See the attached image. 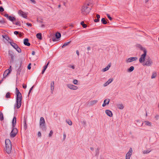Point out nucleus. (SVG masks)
Here are the masks:
<instances>
[{"instance_id": "nucleus-1", "label": "nucleus", "mask_w": 159, "mask_h": 159, "mask_svg": "<svg viewBox=\"0 0 159 159\" xmlns=\"http://www.w3.org/2000/svg\"><path fill=\"white\" fill-rule=\"evenodd\" d=\"M93 6L92 3L89 0L86 1L82 6L81 11L82 15H86L90 11Z\"/></svg>"}, {"instance_id": "nucleus-2", "label": "nucleus", "mask_w": 159, "mask_h": 159, "mask_svg": "<svg viewBox=\"0 0 159 159\" xmlns=\"http://www.w3.org/2000/svg\"><path fill=\"white\" fill-rule=\"evenodd\" d=\"M16 103L15 108L16 107L17 109L19 108L21 105L22 96L21 93L17 88H16Z\"/></svg>"}, {"instance_id": "nucleus-3", "label": "nucleus", "mask_w": 159, "mask_h": 159, "mask_svg": "<svg viewBox=\"0 0 159 159\" xmlns=\"http://www.w3.org/2000/svg\"><path fill=\"white\" fill-rule=\"evenodd\" d=\"M5 143L6 148V151L8 154H9L11 153L12 148L11 142L10 139H7L5 140Z\"/></svg>"}, {"instance_id": "nucleus-4", "label": "nucleus", "mask_w": 159, "mask_h": 159, "mask_svg": "<svg viewBox=\"0 0 159 159\" xmlns=\"http://www.w3.org/2000/svg\"><path fill=\"white\" fill-rule=\"evenodd\" d=\"M9 56L11 58V61L12 62H13L14 59L16 57V55L15 53L12 50H9L8 51Z\"/></svg>"}, {"instance_id": "nucleus-5", "label": "nucleus", "mask_w": 159, "mask_h": 159, "mask_svg": "<svg viewBox=\"0 0 159 159\" xmlns=\"http://www.w3.org/2000/svg\"><path fill=\"white\" fill-rule=\"evenodd\" d=\"M45 121L43 117H41L40 120V125L41 128L43 130H46V127L45 125Z\"/></svg>"}, {"instance_id": "nucleus-6", "label": "nucleus", "mask_w": 159, "mask_h": 159, "mask_svg": "<svg viewBox=\"0 0 159 159\" xmlns=\"http://www.w3.org/2000/svg\"><path fill=\"white\" fill-rule=\"evenodd\" d=\"M18 133V130L16 128L12 127V130L10 133V136L11 138H14L16 135Z\"/></svg>"}, {"instance_id": "nucleus-7", "label": "nucleus", "mask_w": 159, "mask_h": 159, "mask_svg": "<svg viewBox=\"0 0 159 159\" xmlns=\"http://www.w3.org/2000/svg\"><path fill=\"white\" fill-rule=\"evenodd\" d=\"M147 53V51L145 50V51L143 52V53L141 55L139 59V61L140 63H142L144 62Z\"/></svg>"}, {"instance_id": "nucleus-8", "label": "nucleus", "mask_w": 159, "mask_h": 159, "mask_svg": "<svg viewBox=\"0 0 159 159\" xmlns=\"http://www.w3.org/2000/svg\"><path fill=\"white\" fill-rule=\"evenodd\" d=\"M11 66H10L9 69L6 70L4 72L3 74V79L5 78L7 75L9 74L11 72L12 70L11 69Z\"/></svg>"}, {"instance_id": "nucleus-9", "label": "nucleus", "mask_w": 159, "mask_h": 159, "mask_svg": "<svg viewBox=\"0 0 159 159\" xmlns=\"http://www.w3.org/2000/svg\"><path fill=\"white\" fill-rule=\"evenodd\" d=\"M152 64V60L150 57H148L146 59L145 63L144 64H143V66L146 65L148 66H150Z\"/></svg>"}, {"instance_id": "nucleus-10", "label": "nucleus", "mask_w": 159, "mask_h": 159, "mask_svg": "<svg viewBox=\"0 0 159 159\" xmlns=\"http://www.w3.org/2000/svg\"><path fill=\"white\" fill-rule=\"evenodd\" d=\"M133 150L131 148H129V152L126 155L125 159H130L132 154Z\"/></svg>"}, {"instance_id": "nucleus-11", "label": "nucleus", "mask_w": 159, "mask_h": 159, "mask_svg": "<svg viewBox=\"0 0 159 159\" xmlns=\"http://www.w3.org/2000/svg\"><path fill=\"white\" fill-rule=\"evenodd\" d=\"M61 35L60 33L58 32H57L55 34L56 38H54V37H52V40L53 42L56 41V38L57 39H59L61 37Z\"/></svg>"}, {"instance_id": "nucleus-12", "label": "nucleus", "mask_w": 159, "mask_h": 159, "mask_svg": "<svg viewBox=\"0 0 159 159\" xmlns=\"http://www.w3.org/2000/svg\"><path fill=\"white\" fill-rule=\"evenodd\" d=\"M18 13L19 15L21 16L23 18H26L27 16L26 14L21 10H19Z\"/></svg>"}, {"instance_id": "nucleus-13", "label": "nucleus", "mask_w": 159, "mask_h": 159, "mask_svg": "<svg viewBox=\"0 0 159 159\" xmlns=\"http://www.w3.org/2000/svg\"><path fill=\"white\" fill-rule=\"evenodd\" d=\"M67 86L70 89L74 90L77 89L78 88V87L77 86L71 84H67Z\"/></svg>"}, {"instance_id": "nucleus-14", "label": "nucleus", "mask_w": 159, "mask_h": 159, "mask_svg": "<svg viewBox=\"0 0 159 159\" xmlns=\"http://www.w3.org/2000/svg\"><path fill=\"white\" fill-rule=\"evenodd\" d=\"M137 59V57H131L129 58L127 60V62H130L134 61L136 60Z\"/></svg>"}, {"instance_id": "nucleus-15", "label": "nucleus", "mask_w": 159, "mask_h": 159, "mask_svg": "<svg viewBox=\"0 0 159 159\" xmlns=\"http://www.w3.org/2000/svg\"><path fill=\"white\" fill-rule=\"evenodd\" d=\"M137 48H139L140 50L143 51V52L145 51H147L146 49L143 47L142 45L139 44H137L136 45Z\"/></svg>"}, {"instance_id": "nucleus-16", "label": "nucleus", "mask_w": 159, "mask_h": 159, "mask_svg": "<svg viewBox=\"0 0 159 159\" xmlns=\"http://www.w3.org/2000/svg\"><path fill=\"white\" fill-rule=\"evenodd\" d=\"M22 70L21 63L20 64L19 68L16 70V76L18 75H20L21 71Z\"/></svg>"}, {"instance_id": "nucleus-17", "label": "nucleus", "mask_w": 159, "mask_h": 159, "mask_svg": "<svg viewBox=\"0 0 159 159\" xmlns=\"http://www.w3.org/2000/svg\"><path fill=\"white\" fill-rule=\"evenodd\" d=\"M29 41V40L28 38L25 39L24 40V44L25 45L30 46V43Z\"/></svg>"}, {"instance_id": "nucleus-18", "label": "nucleus", "mask_w": 159, "mask_h": 159, "mask_svg": "<svg viewBox=\"0 0 159 159\" xmlns=\"http://www.w3.org/2000/svg\"><path fill=\"white\" fill-rule=\"evenodd\" d=\"M105 112L107 116L110 117H111L113 116V114L112 112L109 110H107L105 111Z\"/></svg>"}, {"instance_id": "nucleus-19", "label": "nucleus", "mask_w": 159, "mask_h": 159, "mask_svg": "<svg viewBox=\"0 0 159 159\" xmlns=\"http://www.w3.org/2000/svg\"><path fill=\"white\" fill-rule=\"evenodd\" d=\"M51 92L52 93H53V91L54 90V81H53L51 82Z\"/></svg>"}, {"instance_id": "nucleus-20", "label": "nucleus", "mask_w": 159, "mask_h": 159, "mask_svg": "<svg viewBox=\"0 0 159 159\" xmlns=\"http://www.w3.org/2000/svg\"><path fill=\"white\" fill-rule=\"evenodd\" d=\"M16 117L14 116V117L13 119L12 120V127H15L16 124Z\"/></svg>"}, {"instance_id": "nucleus-21", "label": "nucleus", "mask_w": 159, "mask_h": 159, "mask_svg": "<svg viewBox=\"0 0 159 159\" xmlns=\"http://www.w3.org/2000/svg\"><path fill=\"white\" fill-rule=\"evenodd\" d=\"M24 128L25 130H26L27 129V125L26 123V119L25 117L24 118Z\"/></svg>"}, {"instance_id": "nucleus-22", "label": "nucleus", "mask_w": 159, "mask_h": 159, "mask_svg": "<svg viewBox=\"0 0 159 159\" xmlns=\"http://www.w3.org/2000/svg\"><path fill=\"white\" fill-rule=\"evenodd\" d=\"M36 37L39 39L41 40L42 39V34L40 33H37L36 34Z\"/></svg>"}, {"instance_id": "nucleus-23", "label": "nucleus", "mask_w": 159, "mask_h": 159, "mask_svg": "<svg viewBox=\"0 0 159 159\" xmlns=\"http://www.w3.org/2000/svg\"><path fill=\"white\" fill-rule=\"evenodd\" d=\"M8 19L10 21L12 22H13L14 20H16V19L14 17L12 16H9Z\"/></svg>"}, {"instance_id": "nucleus-24", "label": "nucleus", "mask_w": 159, "mask_h": 159, "mask_svg": "<svg viewBox=\"0 0 159 159\" xmlns=\"http://www.w3.org/2000/svg\"><path fill=\"white\" fill-rule=\"evenodd\" d=\"M113 80V79H110L108 80L104 84V86H106L111 82Z\"/></svg>"}, {"instance_id": "nucleus-25", "label": "nucleus", "mask_w": 159, "mask_h": 159, "mask_svg": "<svg viewBox=\"0 0 159 159\" xmlns=\"http://www.w3.org/2000/svg\"><path fill=\"white\" fill-rule=\"evenodd\" d=\"M16 50L19 53L21 52V48L19 47L18 45H17L15 48Z\"/></svg>"}, {"instance_id": "nucleus-26", "label": "nucleus", "mask_w": 159, "mask_h": 159, "mask_svg": "<svg viewBox=\"0 0 159 159\" xmlns=\"http://www.w3.org/2000/svg\"><path fill=\"white\" fill-rule=\"evenodd\" d=\"M71 41H70L69 42H66V43H64L63 44V45L61 46V48H64L66 46H67L68 45L71 43Z\"/></svg>"}, {"instance_id": "nucleus-27", "label": "nucleus", "mask_w": 159, "mask_h": 159, "mask_svg": "<svg viewBox=\"0 0 159 159\" xmlns=\"http://www.w3.org/2000/svg\"><path fill=\"white\" fill-rule=\"evenodd\" d=\"M101 22L104 25H106L107 23V20L105 19V18H103L101 19Z\"/></svg>"}, {"instance_id": "nucleus-28", "label": "nucleus", "mask_w": 159, "mask_h": 159, "mask_svg": "<svg viewBox=\"0 0 159 159\" xmlns=\"http://www.w3.org/2000/svg\"><path fill=\"white\" fill-rule=\"evenodd\" d=\"M117 107L119 109H123L124 107L122 104H118Z\"/></svg>"}, {"instance_id": "nucleus-29", "label": "nucleus", "mask_w": 159, "mask_h": 159, "mask_svg": "<svg viewBox=\"0 0 159 159\" xmlns=\"http://www.w3.org/2000/svg\"><path fill=\"white\" fill-rule=\"evenodd\" d=\"M10 45L14 48L17 45L16 43L14 42H10Z\"/></svg>"}, {"instance_id": "nucleus-30", "label": "nucleus", "mask_w": 159, "mask_h": 159, "mask_svg": "<svg viewBox=\"0 0 159 159\" xmlns=\"http://www.w3.org/2000/svg\"><path fill=\"white\" fill-rule=\"evenodd\" d=\"M134 69V67L133 66H130L129 69H128V71L129 72H131Z\"/></svg>"}, {"instance_id": "nucleus-31", "label": "nucleus", "mask_w": 159, "mask_h": 159, "mask_svg": "<svg viewBox=\"0 0 159 159\" xmlns=\"http://www.w3.org/2000/svg\"><path fill=\"white\" fill-rule=\"evenodd\" d=\"M97 102L98 101L97 100L91 101L90 102V105L91 106H93L96 104Z\"/></svg>"}, {"instance_id": "nucleus-32", "label": "nucleus", "mask_w": 159, "mask_h": 159, "mask_svg": "<svg viewBox=\"0 0 159 159\" xmlns=\"http://www.w3.org/2000/svg\"><path fill=\"white\" fill-rule=\"evenodd\" d=\"M105 100H104V102L103 104L102 105V106L103 107H104L106 106V105L108 104L109 103V102H110V100L109 99H108V101H107V102L106 103H105Z\"/></svg>"}, {"instance_id": "nucleus-33", "label": "nucleus", "mask_w": 159, "mask_h": 159, "mask_svg": "<svg viewBox=\"0 0 159 159\" xmlns=\"http://www.w3.org/2000/svg\"><path fill=\"white\" fill-rule=\"evenodd\" d=\"M144 123H145V125H148L149 126H151V122H150L148 121H144Z\"/></svg>"}, {"instance_id": "nucleus-34", "label": "nucleus", "mask_w": 159, "mask_h": 159, "mask_svg": "<svg viewBox=\"0 0 159 159\" xmlns=\"http://www.w3.org/2000/svg\"><path fill=\"white\" fill-rule=\"evenodd\" d=\"M2 36L3 38H4L7 41H8V40L10 39V38L7 35H2Z\"/></svg>"}, {"instance_id": "nucleus-35", "label": "nucleus", "mask_w": 159, "mask_h": 159, "mask_svg": "<svg viewBox=\"0 0 159 159\" xmlns=\"http://www.w3.org/2000/svg\"><path fill=\"white\" fill-rule=\"evenodd\" d=\"M3 119L4 118L3 114L0 111V120L1 121H2L3 120Z\"/></svg>"}, {"instance_id": "nucleus-36", "label": "nucleus", "mask_w": 159, "mask_h": 159, "mask_svg": "<svg viewBox=\"0 0 159 159\" xmlns=\"http://www.w3.org/2000/svg\"><path fill=\"white\" fill-rule=\"evenodd\" d=\"M80 24L82 26V27L84 28H85L87 27V25L86 24H85L84 21H82L81 23Z\"/></svg>"}, {"instance_id": "nucleus-37", "label": "nucleus", "mask_w": 159, "mask_h": 159, "mask_svg": "<svg viewBox=\"0 0 159 159\" xmlns=\"http://www.w3.org/2000/svg\"><path fill=\"white\" fill-rule=\"evenodd\" d=\"M13 23L14 24H15L16 25H18L19 26H20L21 25V23L20 21H18L17 22H13Z\"/></svg>"}, {"instance_id": "nucleus-38", "label": "nucleus", "mask_w": 159, "mask_h": 159, "mask_svg": "<svg viewBox=\"0 0 159 159\" xmlns=\"http://www.w3.org/2000/svg\"><path fill=\"white\" fill-rule=\"evenodd\" d=\"M66 122L68 123V124L70 125H71L72 124V122L70 120H66Z\"/></svg>"}, {"instance_id": "nucleus-39", "label": "nucleus", "mask_w": 159, "mask_h": 159, "mask_svg": "<svg viewBox=\"0 0 159 159\" xmlns=\"http://www.w3.org/2000/svg\"><path fill=\"white\" fill-rule=\"evenodd\" d=\"M5 97L7 98H10V94L9 92H8L7 93Z\"/></svg>"}, {"instance_id": "nucleus-40", "label": "nucleus", "mask_w": 159, "mask_h": 159, "mask_svg": "<svg viewBox=\"0 0 159 159\" xmlns=\"http://www.w3.org/2000/svg\"><path fill=\"white\" fill-rule=\"evenodd\" d=\"M100 148H97L96 150V155H98L99 153Z\"/></svg>"}, {"instance_id": "nucleus-41", "label": "nucleus", "mask_w": 159, "mask_h": 159, "mask_svg": "<svg viewBox=\"0 0 159 159\" xmlns=\"http://www.w3.org/2000/svg\"><path fill=\"white\" fill-rule=\"evenodd\" d=\"M151 151V150H145L143 151V154H147L149 152H150Z\"/></svg>"}, {"instance_id": "nucleus-42", "label": "nucleus", "mask_w": 159, "mask_h": 159, "mask_svg": "<svg viewBox=\"0 0 159 159\" xmlns=\"http://www.w3.org/2000/svg\"><path fill=\"white\" fill-rule=\"evenodd\" d=\"M107 17L110 20H112V18L111 17V16H110V15L109 14H107Z\"/></svg>"}, {"instance_id": "nucleus-43", "label": "nucleus", "mask_w": 159, "mask_h": 159, "mask_svg": "<svg viewBox=\"0 0 159 159\" xmlns=\"http://www.w3.org/2000/svg\"><path fill=\"white\" fill-rule=\"evenodd\" d=\"M6 21H5V20L4 19H3L2 20H0V23H2V24H4V23H6Z\"/></svg>"}, {"instance_id": "nucleus-44", "label": "nucleus", "mask_w": 159, "mask_h": 159, "mask_svg": "<svg viewBox=\"0 0 159 159\" xmlns=\"http://www.w3.org/2000/svg\"><path fill=\"white\" fill-rule=\"evenodd\" d=\"M49 62H48L47 64L46 65H45L43 66V69H44V70H46V69H47V67H48V65L49 64Z\"/></svg>"}, {"instance_id": "nucleus-45", "label": "nucleus", "mask_w": 159, "mask_h": 159, "mask_svg": "<svg viewBox=\"0 0 159 159\" xmlns=\"http://www.w3.org/2000/svg\"><path fill=\"white\" fill-rule=\"evenodd\" d=\"M157 76V74L156 73H153L152 74L151 78L152 79L155 78L156 76Z\"/></svg>"}, {"instance_id": "nucleus-46", "label": "nucleus", "mask_w": 159, "mask_h": 159, "mask_svg": "<svg viewBox=\"0 0 159 159\" xmlns=\"http://www.w3.org/2000/svg\"><path fill=\"white\" fill-rule=\"evenodd\" d=\"M53 134V131L52 130H51L50 131V133L49 134V136L51 137L52 136V135Z\"/></svg>"}, {"instance_id": "nucleus-47", "label": "nucleus", "mask_w": 159, "mask_h": 159, "mask_svg": "<svg viewBox=\"0 0 159 159\" xmlns=\"http://www.w3.org/2000/svg\"><path fill=\"white\" fill-rule=\"evenodd\" d=\"M109 69L106 66L105 68L103 69V72H105L107 70Z\"/></svg>"}, {"instance_id": "nucleus-48", "label": "nucleus", "mask_w": 159, "mask_h": 159, "mask_svg": "<svg viewBox=\"0 0 159 159\" xmlns=\"http://www.w3.org/2000/svg\"><path fill=\"white\" fill-rule=\"evenodd\" d=\"M4 11V9L3 7L1 6L0 7V12H2Z\"/></svg>"}, {"instance_id": "nucleus-49", "label": "nucleus", "mask_w": 159, "mask_h": 159, "mask_svg": "<svg viewBox=\"0 0 159 159\" xmlns=\"http://www.w3.org/2000/svg\"><path fill=\"white\" fill-rule=\"evenodd\" d=\"M73 83L75 84H77L78 83V80H73Z\"/></svg>"}, {"instance_id": "nucleus-50", "label": "nucleus", "mask_w": 159, "mask_h": 159, "mask_svg": "<svg viewBox=\"0 0 159 159\" xmlns=\"http://www.w3.org/2000/svg\"><path fill=\"white\" fill-rule=\"evenodd\" d=\"M31 64L30 63L28 65V66H27V69L28 70H30L31 69Z\"/></svg>"}, {"instance_id": "nucleus-51", "label": "nucleus", "mask_w": 159, "mask_h": 159, "mask_svg": "<svg viewBox=\"0 0 159 159\" xmlns=\"http://www.w3.org/2000/svg\"><path fill=\"white\" fill-rule=\"evenodd\" d=\"M34 86H32L31 87V88L30 89L29 91V93H28V95H29L30 93L31 92V90H32V89H33V88H34Z\"/></svg>"}, {"instance_id": "nucleus-52", "label": "nucleus", "mask_w": 159, "mask_h": 159, "mask_svg": "<svg viewBox=\"0 0 159 159\" xmlns=\"http://www.w3.org/2000/svg\"><path fill=\"white\" fill-rule=\"evenodd\" d=\"M26 25L29 26L31 27L32 26V24L31 23H26Z\"/></svg>"}, {"instance_id": "nucleus-53", "label": "nucleus", "mask_w": 159, "mask_h": 159, "mask_svg": "<svg viewBox=\"0 0 159 159\" xmlns=\"http://www.w3.org/2000/svg\"><path fill=\"white\" fill-rule=\"evenodd\" d=\"M94 21L95 22H98L99 21V19H95L94 20Z\"/></svg>"}, {"instance_id": "nucleus-54", "label": "nucleus", "mask_w": 159, "mask_h": 159, "mask_svg": "<svg viewBox=\"0 0 159 159\" xmlns=\"http://www.w3.org/2000/svg\"><path fill=\"white\" fill-rule=\"evenodd\" d=\"M19 32H19L18 31H15L14 32V34H15L17 35V34H19Z\"/></svg>"}, {"instance_id": "nucleus-55", "label": "nucleus", "mask_w": 159, "mask_h": 159, "mask_svg": "<svg viewBox=\"0 0 159 159\" xmlns=\"http://www.w3.org/2000/svg\"><path fill=\"white\" fill-rule=\"evenodd\" d=\"M22 33H21L20 32H19V34H18L19 37H21L22 36Z\"/></svg>"}, {"instance_id": "nucleus-56", "label": "nucleus", "mask_w": 159, "mask_h": 159, "mask_svg": "<svg viewBox=\"0 0 159 159\" xmlns=\"http://www.w3.org/2000/svg\"><path fill=\"white\" fill-rule=\"evenodd\" d=\"M5 17H7V18L8 19L9 16L8 14H6L4 15Z\"/></svg>"}, {"instance_id": "nucleus-57", "label": "nucleus", "mask_w": 159, "mask_h": 159, "mask_svg": "<svg viewBox=\"0 0 159 159\" xmlns=\"http://www.w3.org/2000/svg\"><path fill=\"white\" fill-rule=\"evenodd\" d=\"M38 136L39 137H41V133L40 131L38 132Z\"/></svg>"}, {"instance_id": "nucleus-58", "label": "nucleus", "mask_w": 159, "mask_h": 159, "mask_svg": "<svg viewBox=\"0 0 159 159\" xmlns=\"http://www.w3.org/2000/svg\"><path fill=\"white\" fill-rule=\"evenodd\" d=\"M96 17L97 18V19H99L100 18V16L99 14H97L96 15Z\"/></svg>"}, {"instance_id": "nucleus-59", "label": "nucleus", "mask_w": 159, "mask_h": 159, "mask_svg": "<svg viewBox=\"0 0 159 159\" xmlns=\"http://www.w3.org/2000/svg\"><path fill=\"white\" fill-rule=\"evenodd\" d=\"M33 3L35 4L36 3V2L35 0H30Z\"/></svg>"}, {"instance_id": "nucleus-60", "label": "nucleus", "mask_w": 159, "mask_h": 159, "mask_svg": "<svg viewBox=\"0 0 159 159\" xmlns=\"http://www.w3.org/2000/svg\"><path fill=\"white\" fill-rule=\"evenodd\" d=\"M66 134H63V140H65V139H66Z\"/></svg>"}, {"instance_id": "nucleus-61", "label": "nucleus", "mask_w": 159, "mask_h": 159, "mask_svg": "<svg viewBox=\"0 0 159 159\" xmlns=\"http://www.w3.org/2000/svg\"><path fill=\"white\" fill-rule=\"evenodd\" d=\"M69 67H71V68H72L73 69H75V67H74V65H70Z\"/></svg>"}, {"instance_id": "nucleus-62", "label": "nucleus", "mask_w": 159, "mask_h": 159, "mask_svg": "<svg viewBox=\"0 0 159 159\" xmlns=\"http://www.w3.org/2000/svg\"><path fill=\"white\" fill-rule=\"evenodd\" d=\"M111 63H110L107 66V67L109 69V68L111 66Z\"/></svg>"}, {"instance_id": "nucleus-63", "label": "nucleus", "mask_w": 159, "mask_h": 159, "mask_svg": "<svg viewBox=\"0 0 159 159\" xmlns=\"http://www.w3.org/2000/svg\"><path fill=\"white\" fill-rule=\"evenodd\" d=\"M22 86H23V88L24 89H26V85H25L24 84H23Z\"/></svg>"}, {"instance_id": "nucleus-64", "label": "nucleus", "mask_w": 159, "mask_h": 159, "mask_svg": "<svg viewBox=\"0 0 159 159\" xmlns=\"http://www.w3.org/2000/svg\"><path fill=\"white\" fill-rule=\"evenodd\" d=\"M35 52L34 51H33L32 52V54L33 55H34L35 54Z\"/></svg>"}]
</instances>
